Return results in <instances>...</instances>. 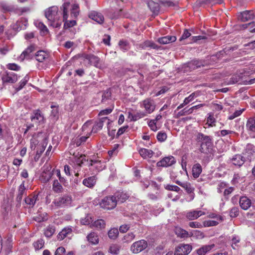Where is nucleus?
<instances>
[{
	"instance_id": "9b49d317",
	"label": "nucleus",
	"mask_w": 255,
	"mask_h": 255,
	"mask_svg": "<svg viewBox=\"0 0 255 255\" xmlns=\"http://www.w3.org/2000/svg\"><path fill=\"white\" fill-rule=\"evenodd\" d=\"M176 163L175 158L172 156L165 157L160 161L157 162L156 165L158 167H168Z\"/></svg>"
},
{
	"instance_id": "6e6d98bb",
	"label": "nucleus",
	"mask_w": 255,
	"mask_h": 255,
	"mask_svg": "<svg viewBox=\"0 0 255 255\" xmlns=\"http://www.w3.org/2000/svg\"><path fill=\"white\" fill-rule=\"evenodd\" d=\"M156 137L159 141L163 142L167 138V135L165 132H159L157 134Z\"/></svg>"
},
{
	"instance_id": "5fc2aeb1",
	"label": "nucleus",
	"mask_w": 255,
	"mask_h": 255,
	"mask_svg": "<svg viewBox=\"0 0 255 255\" xmlns=\"http://www.w3.org/2000/svg\"><path fill=\"white\" fill-rule=\"evenodd\" d=\"M239 214V209L238 207L232 208L230 211V216L232 218L237 217Z\"/></svg>"
},
{
	"instance_id": "6e6552de",
	"label": "nucleus",
	"mask_w": 255,
	"mask_h": 255,
	"mask_svg": "<svg viewBox=\"0 0 255 255\" xmlns=\"http://www.w3.org/2000/svg\"><path fill=\"white\" fill-rule=\"evenodd\" d=\"M147 247V243L144 240H141L134 242L130 247V250L133 254H137Z\"/></svg>"
},
{
	"instance_id": "1a4fd4ad",
	"label": "nucleus",
	"mask_w": 255,
	"mask_h": 255,
	"mask_svg": "<svg viewBox=\"0 0 255 255\" xmlns=\"http://www.w3.org/2000/svg\"><path fill=\"white\" fill-rule=\"evenodd\" d=\"M192 248L189 244H179L175 249L174 255H188L192 251Z\"/></svg>"
},
{
	"instance_id": "412c9836",
	"label": "nucleus",
	"mask_w": 255,
	"mask_h": 255,
	"mask_svg": "<svg viewBox=\"0 0 255 255\" xmlns=\"http://www.w3.org/2000/svg\"><path fill=\"white\" fill-rule=\"evenodd\" d=\"M214 247V244L204 245L197 250L196 253L198 255H205L213 249Z\"/></svg>"
},
{
	"instance_id": "58836bf2",
	"label": "nucleus",
	"mask_w": 255,
	"mask_h": 255,
	"mask_svg": "<svg viewBox=\"0 0 255 255\" xmlns=\"http://www.w3.org/2000/svg\"><path fill=\"white\" fill-rule=\"evenodd\" d=\"M91 226L98 229H101L105 228V222L102 219L97 220L92 224Z\"/></svg>"
},
{
	"instance_id": "13d9d810",
	"label": "nucleus",
	"mask_w": 255,
	"mask_h": 255,
	"mask_svg": "<svg viewBox=\"0 0 255 255\" xmlns=\"http://www.w3.org/2000/svg\"><path fill=\"white\" fill-rule=\"evenodd\" d=\"M219 224V222L216 221L214 220H208L205 221L203 223V225L204 227H211L215 226Z\"/></svg>"
},
{
	"instance_id": "f8f14e48",
	"label": "nucleus",
	"mask_w": 255,
	"mask_h": 255,
	"mask_svg": "<svg viewBox=\"0 0 255 255\" xmlns=\"http://www.w3.org/2000/svg\"><path fill=\"white\" fill-rule=\"evenodd\" d=\"M90 169H95L96 172H99L106 168V165L104 161L99 160H91L89 165Z\"/></svg>"
},
{
	"instance_id": "79ce46f5",
	"label": "nucleus",
	"mask_w": 255,
	"mask_h": 255,
	"mask_svg": "<svg viewBox=\"0 0 255 255\" xmlns=\"http://www.w3.org/2000/svg\"><path fill=\"white\" fill-rule=\"evenodd\" d=\"M29 80V77L28 76H25L19 82V85L15 88V90L16 92L20 90L27 83Z\"/></svg>"
},
{
	"instance_id": "69168bd1",
	"label": "nucleus",
	"mask_w": 255,
	"mask_h": 255,
	"mask_svg": "<svg viewBox=\"0 0 255 255\" xmlns=\"http://www.w3.org/2000/svg\"><path fill=\"white\" fill-rule=\"evenodd\" d=\"M166 189L168 190L176 191L177 193L181 191L180 188L176 185H168L167 186Z\"/></svg>"
},
{
	"instance_id": "e2e57ef3",
	"label": "nucleus",
	"mask_w": 255,
	"mask_h": 255,
	"mask_svg": "<svg viewBox=\"0 0 255 255\" xmlns=\"http://www.w3.org/2000/svg\"><path fill=\"white\" fill-rule=\"evenodd\" d=\"M92 222V218L89 215L86 216V217L81 220V223L82 225H89Z\"/></svg>"
},
{
	"instance_id": "cd10ccee",
	"label": "nucleus",
	"mask_w": 255,
	"mask_h": 255,
	"mask_svg": "<svg viewBox=\"0 0 255 255\" xmlns=\"http://www.w3.org/2000/svg\"><path fill=\"white\" fill-rule=\"evenodd\" d=\"M138 152L140 156L145 159L151 158L153 154L152 150L144 148H140L138 150Z\"/></svg>"
},
{
	"instance_id": "0eeeda50",
	"label": "nucleus",
	"mask_w": 255,
	"mask_h": 255,
	"mask_svg": "<svg viewBox=\"0 0 255 255\" xmlns=\"http://www.w3.org/2000/svg\"><path fill=\"white\" fill-rule=\"evenodd\" d=\"M203 66V62L198 60H193L184 64L182 66V71L188 72Z\"/></svg>"
},
{
	"instance_id": "4468645a",
	"label": "nucleus",
	"mask_w": 255,
	"mask_h": 255,
	"mask_svg": "<svg viewBox=\"0 0 255 255\" xmlns=\"http://www.w3.org/2000/svg\"><path fill=\"white\" fill-rule=\"evenodd\" d=\"M255 154V146L251 143L248 144L244 150L243 154L246 156V157L251 160L254 156Z\"/></svg>"
},
{
	"instance_id": "393cba45",
	"label": "nucleus",
	"mask_w": 255,
	"mask_h": 255,
	"mask_svg": "<svg viewBox=\"0 0 255 255\" xmlns=\"http://www.w3.org/2000/svg\"><path fill=\"white\" fill-rule=\"evenodd\" d=\"M206 122L205 125L208 128L216 126V120L213 113H209L207 114Z\"/></svg>"
},
{
	"instance_id": "de8ad7c7",
	"label": "nucleus",
	"mask_w": 255,
	"mask_h": 255,
	"mask_svg": "<svg viewBox=\"0 0 255 255\" xmlns=\"http://www.w3.org/2000/svg\"><path fill=\"white\" fill-rule=\"evenodd\" d=\"M198 96V94L196 93H193L191 94H190L188 97H186L184 100V104H188L189 103L193 101L195 98H196Z\"/></svg>"
},
{
	"instance_id": "5701e85b",
	"label": "nucleus",
	"mask_w": 255,
	"mask_h": 255,
	"mask_svg": "<svg viewBox=\"0 0 255 255\" xmlns=\"http://www.w3.org/2000/svg\"><path fill=\"white\" fill-rule=\"evenodd\" d=\"M176 37L174 36L167 35L158 39V42L161 44H166L175 41Z\"/></svg>"
},
{
	"instance_id": "f704fd0d",
	"label": "nucleus",
	"mask_w": 255,
	"mask_h": 255,
	"mask_svg": "<svg viewBox=\"0 0 255 255\" xmlns=\"http://www.w3.org/2000/svg\"><path fill=\"white\" fill-rule=\"evenodd\" d=\"M37 198L38 196L36 195L29 196L25 198V202L26 204L29 205L30 207H33L35 204Z\"/></svg>"
},
{
	"instance_id": "4c0bfd02",
	"label": "nucleus",
	"mask_w": 255,
	"mask_h": 255,
	"mask_svg": "<svg viewBox=\"0 0 255 255\" xmlns=\"http://www.w3.org/2000/svg\"><path fill=\"white\" fill-rule=\"evenodd\" d=\"M121 247L117 244H112L109 249V253L113 255H118L120 253Z\"/></svg>"
},
{
	"instance_id": "9d476101",
	"label": "nucleus",
	"mask_w": 255,
	"mask_h": 255,
	"mask_svg": "<svg viewBox=\"0 0 255 255\" xmlns=\"http://www.w3.org/2000/svg\"><path fill=\"white\" fill-rule=\"evenodd\" d=\"M239 19L242 22H246L255 19V11L245 10L240 13Z\"/></svg>"
},
{
	"instance_id": "473e14b6",
	"label": "nucleus",
	"mask_w": 255,
	"mask_h": 255,
	"mask_svg": "<svg viewBox=\"0 0 255 255\" xmlns=\"http://www.w3.org/2000/svg\"><path fill=\"white\" fill-rule=\"evenodd\" d=\"M217 134L218 136L225 137L227 135H229V137L231 138L232 135H238V133L234 131L231 130L223 129L217 132Z\"/></svg>"
},
{
	"instance_id": "a878e982",
	"label": "nucleus",
	"mask_w": 255,
	"mask_h": 255,
	"mask_svg": "<svg viewBox=\"0 0 255 255\" xmlns=\"http://www.w3.org/2000/svg\"><path fill=\"white\" fill-rule=\"evenodd\" d=\"M72 230L70 227L64 228L57 235V238L59 240H62L68 235L72 234Z\"/></svg>"
},
{
	"instance_id": "c85d7f7f",
	"label": "nucleus",
	"mask_w": 255,
	"mask_h": 255,
	"mask_svg": "<svg viewBox=\"0 0 255 255\" xmlns=\"http://www.w3.org/2000/svg\"><path fill=\"white\" fill-rule=\"evenodd\" d=\"M174 232L177 236L181 238H186L190 236L187 231L180 227H176Z\"/></svg>"
},
{
	"instance_id": "b1692460",
	"label": "nucleus",
	"mask_w": 255,
	"mask_h": 255,
	"mask_svg": "<svg viewBox=\"0 0 255 255\" xmlns=\"http://www.w3.org/2000/svg\"><path fill=\"white\" fill-rule=\"evenodd\" d=\"M147 4L153 13L155 14L158 13L160 9L159 4L158 3L155 2L152 0H149L147 1Z\"/></svg>"
},
{
	"instance_id": "09e8293b",
	"label": "nucleus",
	"mask_w": 255,
	"mask_h": 255,
	"mask_svg": "<svg viewBox=\"0 0 255 255\" xmlns=\"http://www.w3.org/2000/svg\"><path fill=\"white\" fill-rule=\"evenodd\" d=\"M120 146V144H115L114 145V146L112 147V149L108 151V154L110 156H112L113 155H116L118 153V148Z\"/></svg>"
},
{
	"instance_id": "aec40b11",
	"label": "nucleus",
	"mask_w": 255,
	"mask_h": 255,
	"mask_svg": "<svg viewBox=\"0 0 255 255\" xmlns=\"http://www.w3.org/2000/svg\"><path fill=\"white\" fill-rule=\"evenodd\" d=\"M239 203L241 207L245 210H248L251 207L252 204L251 200L246 196L241 197Z\"/></svg>"
},
{
	"instance_id": "a211bd4d",
	"label": "nucleus",
	"mask_w": 255,
	"mask_h": 255,
	"mask_svg": "<svg viewBox=\"0 0 255 255\" xmlns=\"http://www.w3.org/2000/svg\"><path fill=\"white\" fill-rule=\"evenodd\" d=\"M231 160L234 165L240 167L244 163L245 157L241 154H236L231 158Z\"/></svg>"
},
{
	"instance_id": "7ed1b4c3",
	"label": "nucleus",
	"mask_w": 255,
	"mask_h": 255,
	"mask_svg": "<svg viewBox=\"0 0 255 255\" xmlns=\"http://www.w3.org/2000/svg\"><path fill=\"white\" fill-rule=\"evenodd\" d=\"M62 12H59L57 6H52L47 9L45 15L49 21V25L54 28H59L62 24V20L60 18Z\"/></svg>"
},
{
	"instance_id": "4be33fe9",
	"label": "nucleus",
	"mask_w": 255,
	"mask_h": 255,
	"mask_svg": "<svg viewBox=\"0 0 255 255\" xmlns=\"http://www.w3.org/2000/svg\"><path fill=\"white\" fill-rule=\"evenodd\" d=\"M96 177L93 176L84 179L83 181V184L87 187L93 188L96 184Z\"/></svg>"
},
{
	"instance_id": "bb28decb",
	"label": "nucleus",
	"mask_w": 255,
	"mask_h": 255,
	"mask_svg": "<svg viewBox=\"0 0 255 255\" xmlns=\"http://www.w3.org/2000/svg\"><path fill=\"white\" fill-rule=\"evenodd\" d=\"M48 54L43 50L38 51L35 54V58L36 60L39 62H44L46 59H48Z\"/></svg>"
},
{
	"instance_id": "338daca9",
	"label": "nucleus",
	"mask_w": 255,
	"mask_h": 255,
	"mask_svg": "<svg viewBox=\"0 0 255 255\" xmlns=\"http://www.w3.org/2000/svg\"><path fill=\"white\" fill-rule=\"evenodd\" d=\"M146 116V114L142 112H137L134 114V121H136Z\"/></svg>"
},
{
	"instance_id": "c9c22d12",
	"label": "nucleus",
	"mask_w": 255,
	"mask_h": 255,
	"mask_svg": "<svg viewBox=\"0 0 255 255\" xmlns=\"http://www.w3.org/2000/svg\"><path fill=\"white\" fill-rule=\"evenodd\" d=\"M52 189L54 192L57 193H62L63 188L57 180H54L52 185Z\"/></svg>"
},
{
	"instance_id": "774afa93",
	"label": "nucleus",
	"mask_w": 255,
	"mask_h": 255,
	"mask_svg": "<svg viewBox=\"0 0 255 255\" xmlns=\"http://www.w3.org/2000/svg\"><path fill=\"white\" fill-rule=\"evenodd\" d=\"M241 80V77L238 75H233L230 79V83L231 84H235L236 83L239 82Z\"/></svg>"
},
{
	"instance_id": "a18cd8bd",
	"label": "nucleus",
	"mask_w": 255,
	"mask_h": 255,
	"mask_svg": "<svg viewBox=\"0 0 255 255\" xmlns=\"http://www.w3.org/2000/svg\"><path fill=\"white\" fill-rule=\"evenodd\" d=\"M240 241V239L237 236H234L232 239V247L233 249H236L239 247V243Z\"/></svg>"
},
{
	"instance_id": "f3484780",
	"label": "nucleus",
	"mask_w": 255,
	"mask_h": 255,
	"mask_svg": "<svg viewBox=\"0 0 255 255\" xmlns=\"http://www.w3.org/2000/svg\"><path fill=\"white\" fill-rule=\"evenodd\" d=\"M205 213L201 211V210H192L189 212H188L186 213V217L189 220H193L197 219L199 217L203 215H205Z\"/></svg>"
},
{
	"instance_id": "c03bdc74",
	"label": "nucleus",
	"mask_w": 255,
	"mask_h": 255,
	"mask_svg": "<svg viewBox=\"0 0 255 255\" xmlns=\"http://www.w3.org/2000/svg\"><path fill=\"white\" fill-rule=\"evenodd\" d=\"M119 45L120 48L124 52L128 50L129 48L128 42L123 40L120 41Z\"/></svg>"
},
{
	"instance_id": "72a5a7b5",
	"label": "nucleus",
	"mask_w": 255,
	"mask_h": 255,
	"mask_svg": "<svg viewBox=\"0 0 255 255\" xmlns=\"http://www.w3.org/2000/svg\"><path fill=\"white\" fill-rule=\"evenodd\" d=\"M85 59H87L91 64H93L96 67L98 66L99 59L98 57L93 55H87L85 56Z\"/></svg>"
},
{
	"instance_id": "f257e3e1",
	"label": "nucleus",
	"mask_w": 255,
	"mask_h": 255,
	"mask_svg": "<svg viewBox=\"0 0 255 255\" xmlns=\"http://www.w3.org/2000/svg\"><path fill=\"white\" fill-rule=\"evenodd\" d=\"M62 11L64 28L72 27L76 24V18L79 14V5L77 3L71 4L69 2H64L60 7Z\"/></svg>"
},
{
	"instance_id": "c756f323",
	"label": "nucleus",
	"mask_w": 255,
	"mask_h": 255,
	"mask_svg": "<svg viewBox=\"0 0 255 255\" xmlns=\"http://www.w3.org/2000/svg\"><path fill=\"white\" fill-rule=\"evenodd\" d=\"M192 175L194 178H198L202 171V168L199 163H196L192 167Z\"/></svg>"
},
{
	"instance_id": "f03ea898",
	"label": "nucleus",
	"mask_w": 255,
	"mask_h": 255,
	"mask_svg": "<svg viewBox=\"0 0 255 255\" xmlns=\"http://www.w3.org/2000/svg\"><path fill=\"white\" fill-rule=\"evenodd\" d=\"M128 197L124 192L118 191L113 195L104 197L99 202L100 206L104 209L110 210L116 208L118 203L124 202Z\"/></svg>"
},
{
	"instance_id": "bf43d9fd",
	"label": "nucleus",
	"mask_w": 255,
	"mask_h": 255,
	"mask_svg": "<svg viewBox=\"0 0 255 255\" xmlns=\"http://www.w3.org/2000/svg\"><path fill=\"white\" fill-rule=\"evenodd\" d=\"M180 186L184 188L188 193H191L193 190L191 185L188 183L184 182L183 183H182V184H180Z\"/></svg>"
},
{
	"instance_id": "0e129e2a",
	"label": "nucleus",
	"mask_w": 255,
	"mask_h": 255,
	"mask_svg": "<svg viewBox=\"0 0 255 255\" xmlns=\"http://www.w3.org/2000/svg\"><path fill=\"white\" fill-rule=\"evenodd\" d=\"M79 173H76L75 174V176L76 178H75L73 181H71V186L72 188H76L77 186L79 184L80 182V179L78 178Z\"/></svg>"
},
{
	"instance_id": "3c124183",
	"label": "nucleus",
	"mask_w": 255,
	"mask_h": 255,
	"mask_svg": "<svg viewBox=\"0 0 255 255\" xmlns=\"http://www.w3.org/2000/svg\"><path fill=\"white\" fill-rule=\"evenodd\" d=\"M210 107L212 110L215 112L221 111L223 109V107L222 105L213 103L211 104Z\"/></svg>"
},
{
	"instance_id": "680f3d73",
	"label": "nucleus",
	"mask_w": 255,
	"mask_h": 255,
	"mask_svg": "<svg viewBox=\"0 0 255 255\" xmlns=\"http://www.w3.org/2000/svg\"><path fill=\"white\" fill-rule=\"evenodd\" d=\"M111 96V93L109 90L104 92L102 95V102H105L107 100L109 99Z\"/></svg>"
},
{
	"instance_id": "37998d69",
	"label": "nucleus",
	"mask_w": 255,
	"mask_h": 255,
	"mask_svg": "<svg viewBox=\"0 0 255 255\" xmlns=\"http://www.w3.org/2000/svg\"><path fill=\"white\" fill-rule=\"evenodd\" d=\"M119 234V231L117 228L111 229L108 232V236L111 239H115Z\"/></svg>"
},
{
	"instance_id": "4d7b16f0",
	"label": "nucleus",
	"mask_w": 255,
	"mask_h": 255,
	"mask_svg": "<svg viewBox=\"0 0 255 255\" xmlns=\"http://www.w3.org/2000/svg\"><path fill=\"white\" fill-rule=\"evenodd\" d=\"M6 68L11 70L19 71L20 67L15 63H9L6 65Z\"/></svg>"
},
{
	"instance_id": "864d4df0",
	"label": "nucleus",
	"mask_w": 255,
	"mask_h": 255,
	"mask_svg": "<svg viewBox=\"0 0 255 255\" xmlns=\"http://www.w3.org/2000/svg\"><path fill=\"white\" fill-rule=\"evenodd\" d=\"M244 111V109L236 111L233 114L230 115L229 116L228 119L230 120L234 119L235 118L240 116L242 114V113Z\"/></svg>"
},
{
	"instance_id": "423d86ee",
	"label": "nucleus",
	"mask_w": 255,
	"mask_h": 255,
	"mask_svg": "<svg viewBox=\"0 0 255 255\" xmlns=\"http://www.w3.org/2000/svg\"><path fill=\"white\" fill-rule=\"evenodd\" d=\"M140 107L144 109V111L146 114H149L155 110L156 105L153 99L147 98L140 103Z\"/></svg>"
},
{
	"instance_id": "39448f33",
	"label": "nucleus",
	"mask_w": 255,
	"mask_h": 255,
	"mask_svg": "<svg viewBox=\"0 0 255 255\" xmlns=\"http://www.w3.org/2000/svg\"><path fill=\"white\" fill-rule=\"evenodd\" d=\"M72 202L71 196L65 194L54 199L52 205L57 208H63L69 206Z\"/></svg>"
},
{
	"instance_id": "20e7f679",
	"label": "nucleus",
	"mask_w": 255,
	"mask_h": 255,
	"mask_svg": "<svg viewBox=\"0 0 255 255\" xmlns=\"http://www.w3.org/2000/svg\"><path fill=\"white\" fill-rule=\"evenodd\" d=\"M197 139L201 142L200 150L202 153L209 154L213 152V141L211 136L199 132L197 135Z\"/></svg>"
},
{
	"instance_id": "ddd939ff",
	"label": "nucleus",
	"mask_w": 255,
	"mask_h": 255,
	"mask_svg": "<svg viewBox=\"0 0 255 255\" xmlns=\"http://www.w3.org/2000/svg\"><path fill=\"white\" fill-rule=\"evenodd\" d=\"M17 80V75L13 72H7L2 77V80L4 83H14Z\"/></svg>"
},
{
	"instance_id": "603ef678",
	"label": "nucleus",
	"mask_w": 255,
	"mask_h": 255,
	"mask_svg": "<svg viewBox=\"0 0 255 255\" xmlns=\"http://www.w3.org/2000/svg\"><path fill=\"white\" fill-rule=\"evenodd\" d=\"M35 25L41 30L43 34H45L48 32V29L47 27L43 23L41 22H35Z\"/></svg>"
},
{
	"instance_id": "052dcab7",
	"label": "nucleus",
	"mask_w": 255,
	"mask_h": 255,
	"mask_svg": "<svg viewBox=\"0 0 255 255\" xmlns=\"http://www.w3.org/2000/svg\"><path fill=\"white\" fill-rule=\"evenodd\" d=\"M135 238L133 233H129L124 236V240L125 242H131Z\"/></svg>"
},
{
	"instance_id": "dca6fc26",
	"label": "nucleus",
	"mask_w": 255,
	"mask_h": 255,
	"mask_svg": "<svg viewBox=\"0 0 255 255\" xmlns=\"http://www.w3.org/2000/svg\"><path fill=\"white\" fill-rule=\"evenodd\" d=\"M89 17L99 24L102 23L104 20L103 15L96 11H91L89 14Z\"/></svg>"
},
{
	"instance_id": "e433bc0d",
	"label": "nucleus",
	"mask_w": 255,
	"mask_h": 255,
	"mask_svg": "<svg viewBox=\"0 0 255 255\" xmlns=\"http://www.w3.org/2000/svg\"><path fill=\"white\" fill-rule=\"evenodd\" d=\"M246 126L249 130L252 131H255V117L248 119Z\"/></svg>"
},
{
	"instance_id": "7c9ffc66",
	"label": "nucleus",
	"mask_w": 255,
	"mask_h": 255,
	"mask_svg": "<svg viewBox=\"0 0 255 255\" xmlns=\"http://www.w3.org/2000/svg\"><path fill=\"white\" fill-rule=\"evenodd\" d=\"M34 50V47L33 45L28 46L24 51L22 52L19 56V59L23 60L25 58H29V54L33 51Z\"/></svg>"
},
{
	"instance_id": "8fccbe9b",
	"label": "nucleus",
	"mask_w": 255,
	"mask_h": 255,
	"mask_svg": "<svg viewBox=\"0 0 255 255\" xmlns=\"http://www.w3.org/2000/svg\"><path fill=\"white\" fill-rule=\"evenodd\" d=\"M52 175V173L50 172L48 173H42L41 175V180L43 182H47L49 181Z\"/></svg>"
},
{
	"instance_id": "6ab92c4d",
	"label": "nucleus",
	"mask_w": 255,
	"mask_h": 255,
	"mask_svg": "<svg viewBox=\"0 0 255 255\" xmlns=\"http://www.w3.org/2000/svg\"><path fill=\"white\" fill-rule=\"evenodd\" d=\"M86 238L88 242L92 245H96L99 243V237L95 232H91L87 236Z\"/></svg>"
},
{
	"instance_id": "a19ab883",
	"label": "nucleus",
	"mask_w": 255,
	"mask_h": 255,
	"mask_svg": "<svg viewBox=\"0 0 255 255\" xmlns=\"http://www.w3.org/2000/svg\"><path fill=\"white\" fill-rule=\"evenodd\" d=\"M55 231V228L53 226H49L44 231V235L47 238L51 237Z\"/></svg>"
},
{
	"instance_id": "2eb2a0df",
	"label": "nucleus",
	"mask_w": 255,
	"mask_h": 255,
	"mask_svg": "<svg viewBox=\"0 0 255 255\" xmlns=\"http://www.w3.org/2000/svg\"><path fill=\"white\" fill-rule=\"evenodd\" d=\"M106 120L108 121L109 124L110 123V120L108 119V117L102 118L99 121L96 122L92 128L91 132L95 133L97 132L99 130H101L103 127L104 123Z\"/></svg>"
},
{
	"instance_id": "ea45409f",
	"label": "nucleus",
	"mask_w": 255,
	"mask_h": 255,
	"mask_svg": "<svg viewBox=\"0 0 255 255\" xmlns=\"http://www.w3.org/2000/svg\"><path fill=\"white\" fill-rule=\"evenodd\" d=\"M25 190L26 188L24 186V181H23L18 188V194L17 197L18 200L20 201L22 199V196L25 193Z\"/></svg>"
},
{
	"instance_id": "49530a36",
	"label": "nucleus",
	"mask_w": 255,
	"mask_h": 255,
	"mask_svg": "<svg viewBox=\"0 0 255 255\" xmlns=\"http://www.w3.org/2000/svg\"><path fill=\"white\" fill-rule=\"evenodd\" d=\"M44 244V241L40 239L33 243V246L36 250H38L43 247Z\"/></svg>"
},
{
	"instance_id": "2f4dec72",
	"label": "nucleus",
	"mask_w": 255,
	"mask_h": 255,
	"mask_svg": "<svg viewBox=\"0 0 255 255\" xmlns=\"http://www.w3.org/2000/svg\"><path fill=\"white\" fill-rule=\"evenodd\" d=\"M31 120L33 123H40L43 121L44 118L39 111H37L31 116Z\"/></svg>"
}]
</instances>
